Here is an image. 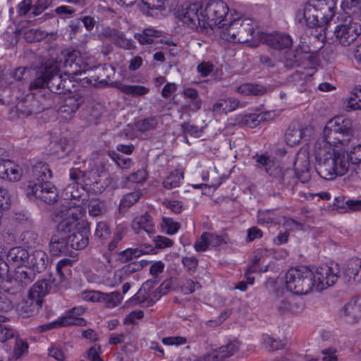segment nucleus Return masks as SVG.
Wrapping results in <instances>:
<instances>
[{
  "instance_id": "obj_13",
  "label": "nucleus",
  "mask_w": 361,
  "mask_h": 361,
  "mask_svg": "<svg viewBox=\"0 0 361 361\" xmlns=\"http://www.w3.org/2000/svg\"><path fill=\"white\" fill-rule=\"evenodd\" d=\"M6 152L0 147V178L10 181H17L21 178L22 168L6 159Z\"/></svg>"
},
{
  "instance_id": "obj_27",
  "label": "nucleus",
  "mask_w": 361,
  "mask_h": 361,
  "mask_svg": "<svg viewBox=\"0 0 361 361\" xmlns=\"http://www.w3.org/2000/svg\"><path fill=\"white\" fill-rule=\"evenodd\" d=\"M185 99H188L185 107L190 111L196 112L201 109L202 101L197 90L192 87H188L182 92Z\"/></svg>"
},
{
  "instance_id": "obj_38",
  "label": "nucleus",
  "mask_w": 361,
  "mask_h": 361,
  "mask_svg": "<svg viewBox=\"0 0 361 361\" xmlns=\"http://www.w3.org/2000/svg\"><path fill=\"white\" fill-rule=\"evenodd\" d=\"M118 89L123 93L130 94L133 97L143 96L147 94L149 90L141 85H120Z\"/></svg>"
},
{
  "instance_id": "obj_32",
  "label": "nucleus",
  "mask_w": 361,
  "mask_h": 361,
  "mask_svg": "<svg viewBox=\"0 0 361 361\" xmlns=\"http://www.w3.org/2000/svg\"><path fill=\"white\" fill-rule=\"evenodd\" d=\"M28 252L20 247H15L11 248L7 255V259L9 262H13L18 266L27 264L29 260Z\"/></svg>"
},
{
  "instance_id": "obj_51",
  "label": "nucleus",
  "mask_w": 361,
  "mask_h": 361,
  "mask_svg": "<svg viewBox=\"0 0 361 361\" xmlns=\"http://www.w3.org/2000/svg\"><path fill=\"white\" fill-rule=\"evenodd\" d=\"M69 176L70 179L73 181V183L82 185L86 182V175L85 172L82 171L79 169H71L70 170Z\"/></svg>"
},
{
  "instance_id": "obj_17",
  "label": "nucleus",
  "mask_w": 361,
  "mask_h": 361,
  "mask_svg": "<svg viewBox=\"0 0 361 361\" xmlns=\"http://www.w3.org/2000/svg\"><path fill=\"white\" fill-rule=\"evenodd\" d=\"M340 316L348 323H355L361 318V298L350 300L340 310Z\"/></svg>"
},
{
  "instance_id": "obj_33",
  "label": "nucleus",
  "mask_w": 361,
  "mask_h": 361,
  "mask_svg": "<svg viewBox=\"0 0 361 361\" xmlns=\"http://www.w3.org/2000/svg\"><path fill=\"white\" fill-rule=\"evenodd\" d=\"M274 304L277 311L281 314H293L297 312L299 309L297 305L292 304L287 298L283 296H277Z\"/></svg>"
},
{
  "instance_id": "obj_3",
  "label": "nucleus",
  "mask_w": 361,
  "mask_h": 361,
  "mask_svg": "<svg viewBox=\"0 0 361 361\" xmlns=\"http://www.w3.org/2000/svg\"><path fill=\"white\" fill-rule=\"evenodd\" d=\"M354 139L353 123L348 118L337 117L331 119L323 130L322 143L326 147H345Z\"/></svg>"
},
{
  "instance_id": "obj_35",
  "label": "nucleus",
  "mask_w": 361,
  "mask_h": 361,
  "mask_svg": "<svg viewBox=\"0 0 361 361\" xmlns=\"http://www.w3.org/2000/svg\"><path fill=\"white\" fill-rule=\"evenodd\" d=\"M36 300L28 295L27 298L20 303L19 310L24 317L32 315L42 306V303L37 302Z\"/></svg>"
},
{
  "instance_id": "obj_30",
  "label": "nucleus",
  "mask_w": 361,
  "mask_h": 361,
  "mask_svg": "<svg viewBox=\"0 0 361 361\" xmlns=\"http://www.w3.org/2000/svg\"><path fill=\"white\" fill-rule=\"evenodd\" d=\"M70 247L74 250L84 249L89 243L88 231L83 230L67 235Z\"/></svg>"
},
{
  "instance_id": "obj_21",
  "label": "nucleus",
  "mask_w": 361,
  "mask_h": 361,
  "mask_svg": "<svg viewBox=\"0 0 361 361\" xmlns=\"http://www.w3.org/2000/svg\"><path fill=\"white\" fill-rule=\"evenodd\" d=\"M84 101V98L79 94L68 96L63 99V104L59 109V113L66 118H71Z\"/></svg>"
},
{
  "instance_id": "obj_61",
  "label": "nucleus",
  "mask_w": 361,
  "mask_h": 361,
  "mask_svg": "<svg viewBox=\"0 0 361 361\" xmlns=\"http://www.w3.org/2000/svg\"><path fill=\"white\" fill-rule=\"evenodd\" d=\"M13 307L11 300L6 291L0 290V311L7 312Z\"/></svg>"
},
{
  "instance_id": "obj_58",
  "label": "nucleus",
  "mask_w": 361,
  "mask_h": 361,
  "mask_svg": "<svg viewBox=\"0 0 361 361\" xmlns=\"http://www.w3.org/2000/svg\"><path fill=\"white\" fill-rule=\"evenodd\" d=\"M147 173L145 169H139L136 172L131 173L126 178L128 181L133 183H142L147 179Z\"/></svg>"
},
{
  "instance_id": "obj_53",
  "label": "nucleus",
  "mask_w": 361,
  "mask_h": 361,
  "mask_svg": "<svg viewBox=\"0 0 361 361\" xmlns=\"http://www.w3.org/2000/svg\"><path fill=\"white\" fill-rule=\"evenodd\" d=\"M180 127L182 133L185 135V139L186 141V136L188 135L197 137L200 134L199 128L195 125L190 124V123L184 122L181 124Z\"/></svg>"
},
{
  "instance_id": "obj_16",
  "label": "nucleus",
  "mask_w": 361,
  "mask_h": 361,
  "mask_svg": "<svg viewBox=\"0 0 361 361\" xmlns=\"http://www.w3.org/2000/svg\"><path fill=\"white\" fill-rule=\"evenodd\" d=\"M294 171L296 177L302 183H307L311 178L310 169V161L308 154L301 152L297 154Z\"/></svg>"
},
{
  "instance_id": "obj_47",
  "label": "nucleus",
  "mask_w": 361,
  "mask_h": 361,
  "mask_svg": "<svg viewBox=\"0 0 361 361\" xmlns=\"http://www.w3.org/2000/svg\"><path fill=\"white\" fill-rule=\"evenodd\" d=\"M111 235L109 226L106 222L100 221L97 223L94 232V235L101 240L107 239Z\"/></svg>"
},
{
  "instance_id": "obj_50",
  "label": "nucleus",
  "mask_w": 361,
  "mask_h": 361,
  "mask_svg": "<svg viewBox=\"0 0 361 361\" xmlns=\"http://www.w3.org/2000/svg\"><path fill=\"white\" fill-rule=\"evenodd\" d=\"M86 324V321L78 317H71V316H64L61 318V326H66L70 325H76V326H85Z\"/></svg>"
},
{
  "instance_id": "obj_6",
  "label": "nucleus",
  "mask_w": 361,
  "mask_h": 361,
  "mask_svg": "<svg viewBox=\"0 0 361 361\" xmlns=\"http://www.w3.org/2000/svg\"><path fill=\"white\" fill-rule=\"evenodd\" d=\"M82 214L80 207L76 206L75 203L68 202L67 204H62L59 209H56L51 214V218L58 224V231L66 233L76 226Z\"/></svg>"
},
{
  "instance_id": "obj_18",
  "label": "nucleus",
  "mask_w": 361,
  "mask_h": 361,
  "mask_svg": "<svg viewBox=\"0 0 361 361\" xmlns=\"http://www.w3.org/2000/svg\"><path fill=\"white\" fill-rule=\"evenodd\" d=\"M239 349L240 343L237 341H232L207 354L214 361H223L235 355L238 352Z\"/></svg>"
},
{
  "instance_id": "obj_52",
  "label": "nucleus",
  "mask_w": 361,
  "mask_h": 361,
  "mask_svg": "<svg viewBox=\"0 0 361 361\" xmlns=\"http://www.w3.org/2000/svg\"><path fill=\"white\" fill-rule=\"evenodd\" d=\"M348 159V163L352 165H357L361 162V145L355 146L350 152L349 154L346 156Z\"/></svg>"
},
{
  "instance_id": "obj_4",
  "label": "nucleus",
  "mask_w": 361,
  "mask_h": 361,
  "mask_svg": "<svg viewBox=\"0 0 361 361\" xmlns=\"http://www.w3.org/2000/svg\"><path fill=\"white\" fill-rule=\"evenodd\" d=\"M259 31L251 18H243L238 13H230L229 24L221 31L222 39L232 42L245 43L252 39L258 40Z\"/></svg>"
},
{
  "instance_id": "obj_26",
  "label": "nucleus",
  "mask_w": 361,
  "mask_h": 361,
  "mask_svg": "<svg viewBox=\"0 0 361 361\" xmlns=\"http://www.w3.org/2000/svg\"><path fill=\"white\" fill-rule=\"evenodd\" d=\"M32 176V179L30 181H35V183L39 184L44 183L51 178V171L46 163L41 161L33 166Z\"/></svg>"
},
{
  "instance_id": "obj_56",
  "label": "nucleus",
  "mask_w": 361,
  "mask_h": 361,
  "mask_svg": "<svg viewBox=\"0 0 361 361\" xmlns=\"http://www.w3.org/2000/svg\"><path fill=\"white\" fill-rule=\"evenodd\" d=\"M144 267L143 262L134 261L128 263L122 268V271L125 275H130L141 270Z\"/></svg>"
},
{
  "instance_id": "obj_2",
  "label": "nucleus",
  "mask_w": 361,
  "mask_h": 361,
  "mask_svg": "<svg viewBox=\"0 0 361 361\" xmlns=\"http://www.w3.org/2000/svg\"><path fill=\"white\" fill-rule=\"evenodd\" d=\"M322 142L318 140L316 147V171L319 176L327 180L335 179L337 176H342L346 173L349 169L348 159L344 152L336 151L325 157L322 149Z\"/></svg>"
},
{
  "instance_id": "obj_31",
  "label": "nucleus",
  "mask_w": 361,
  "mask_h": 361,
  "mask_svg": "<svg viewBox=\"0 0 361 361\" xmlns=\"http://www.w3.org/2000/svg\"><path fill=\"white\" fill-rule=\"evenodd\" d=\"M51 292V286L45 279H42L36 282L30 289L29 296L37 300V302L42 303V298Z\"/></svg>"
},
{
  "instance_id": "obj_45",
  "label": "nucleus",
  "mask_w": 361,
  "mask_h": 361,
  "mask_svg": "<svg viewBox=\"0 0 361 361\" xmlns=\"http://www.w3.org/2000/svg\"><path fill=\"white\" fill-rule=\"evenodd\" d=\"M48 74L44 73V66H42L39 71H37L36 78L30 82V89L42 88L45 86L47 87Z\"/></svg>"
},
{
  "instance_id": "obj_42",
  "label": "nucleus",
  "mask_w": 361,
  "mask_h": 361,
  "mask_svg": "<svg viewBox=\"0 0 361 361\" xmlns=\"http://www.w3.org/2000/svg\"><path fill=\"white\" fill-rule=\"evenodd\" d=\"M347 111L361 109V89H355L347 101Z\"/></svg>"
},
{
  "instance_id": "obj_14",
  "label": "nucleus",
  "mask_w": 361,
  "mask_h": 361,
  "mask_svg": "<svg viewBox=\"0 0 361 361\" xmlns=\"http://www.w3.org/2000/svg\"><path fill=\"white\" fill-rule=\"evenodd\" d=\"M258 41L276 49L289 48L293 44V40L289 35L281 33L268 34L261 32L259 34Z\"/></svg>"
},
{
  "instance_id": "obj_55",
  "label": "nucleus",
  "mask_w": 361,
  "mask_h": 361,
  "mask_svg": "<svg viewBox=\"0 0 361 361\" xmlns=\"http://www.w3.org/2000/svg\"><path fill=\"white\" fill-rule=\"evenodd\" d=\"M33 11L32 0H23L17 5V12L20 16H25L29 14V11Z\"/></svg>"
},
{
  "instance_id": "obj_36",
  "label": "nucleus",
  "mask_w": 361,
  "mask_h": 361,
  "mask_svg": "<svg viewBox=\"0 0 361 361\" xmlns=\"http://www.w3.org/2000/svg\"><path fill=\"white\" fill-rule=\"evenodd\" d=\"M123 300V297L118 291L110 293H101L100 301L106 307L112 308L118 305Z\"/></svg>"
},
{
  "instance_id": "obj_54",
  "label": "nucleus",
  "mask_w": 361,
  "mask_h": 361,
  "mask_svg": "<svg viewBox=\"0 0 361 361\" xmlns=\"http://www.w3.org/2000/svg\"><path fill=\"white\" fill-rule=\"evenodd\" d=\"M264 345L268 350L274 351L281 349L283 347V343L272 337L266 336L264 339Z\"/></svg>"
},
{
  "instance_id": "obj_23",
  "label": "nucleus",
  "mask_w": 361,
  "mask_h": 361,
  "mask_svg": "<svg viewBox=\"0 0 361 361\" xmlns=\"http://www.w3.org/2000/svg\"><path fill=\"white\" fill-rule=\"evenodd\" d=\"M16 109L18 116L24 117L38 114L44 109V107L40 105L38 100L31 97L30 99L26 98L19 102L16 105Z\"/></svg>"
},
{
  "instance_id": "obj_41",
  "label": "nucleus",
  "mask_w": 361,
  "mask_h": 361,
  "mask_svg": "<svg viewBox=\"0 0 361 361\" xmlns=\"http://www.w3.org/2000/svg\"><path fill=\"white\" fill-rule=\"evenodd\" d=\"M88 212L92 216H99L106 212L104 203L98 199H92L88 204Z\"/></svg>"
},
{
  "instance_id": "obj_64",
  "label": "nucleus",
  "mask_w": 361,
  "mask_h": 361,
  "mask_svg": "<svg viewBox=\"0 0 361 361\" xmlns=\"http://www.w3.org/2000/svg\"><path fill=\"white\" fill-rule=\"evenodd\" d=\"M10 207V198L6 190L0 188V211H6Z\"/></svg>"
},
{
  "instance_id": "obj_15",
  "label": "nucleus",
  "mask_w": 361,
  "mask_h": 361,
  "mask_svg": "<svg viewBox=\"0 0 361 361\" xmlns=\"http://www.w3.org/2000/svg\"><path fill=\"white\" fill-rule=\"evenodd\" d=\"M359 263V257H353L343 264L339 276L345 283L352 284L360 281Z\"/></svg>"
},
{
  "instance_id": "obj_22",
  "label": "nucleus",
  "mask_w": 361,
  "mask_h": 361,
  "mask_svg": "<svg viewBox=\"0 0 361 361\" xmlns=\"http://www.w3.org/2000/svg\"><path fill=\"white\" fill-rule=\"evenodd\" d=\"M131 228L136 234H139L141 231H145L148 235L155 233L152 218L147 212L135 217L132 222Z\"/></svg>"
},
{
  "instance_id": "obj_28",
  "label": "nucleus",
  "mask_w": 361,
  "mask_h": 361,
  "mask_svg": "<svg viewBox=\"0 0 361 361\" xmlns=\"http://www.w3.org/2000/svg\"><path fill=\"white\" fill-rule=\"evenodd\" d=\"M256 161L264 167L265 171L276 179L282 173V170L279 166L269 156L266 154L257 155Z\"/></svg>"
},
{
  "instance_id": "obj_44",
  "label": "nucleus",
  "mask_w": 361,
  "mask_h": 361,
  "mask_svg": "<svg viewBox=\"0 0 361 361\" xmlns=\"http://www.w3.org/2000/svg\"><path fill=\"white\" fill-rule=\"evenodd\" d=\"M157 125V118L155 117H150L137 122L135 127L137 130L144 133L155 129Z\"/></svg>"
},
{
  "instance_id": "obj_19",
  "label": "nucleus",
  "mask_w": 361,
  "mask_h": 361,
  "mask_svg": "<svg viewBox=\"0 0 361 361\" xmlns=\"http://www.w3.org/2000/svg\"><path fill=\"white\" fill-rule=\"evenodd\" d=\"M49 252L54 256L68 255L71 251L67 235L65 233L54 235L49 243Z\"/></svg>"
},
{
  "instance_id": "obj_9",
  "label": "nucleus",
  "mask_w": 361,
  "mask_h": 361,
  "mask_svg": "<svg viewBox=\"0 0 361 361\" xmlns=\"http://www.w3.org/2000/svg\"><path fill=\"white\" fill-rule=\"evenodd\" d=\"M26 195L30 200L39 199L49 204H54L58 199L57 190L49 181L40 184L29 181Z\"/></svg>"
},
{
  "instance_id": "obj_24",
  "label": "nucleus",
  "mask_w": 361,
  "mask_h": 361,
  "mask_svg": "<svg viewBox=\"0 0 361 361\" xmlns=\"http://www.w3.org/2000/svg\"><path fill=\"white\" fill-rule=\"evenodd\" d=\"M160 32L153 29H145L142 33H135L134 37L138 40L141 44H149L153 43H161L168 46H176V44L171 40H157L160 37Z\"/></svg>"
},
{
  "instance_id": "obj_20",
  "label": "nucleus",
  "mask_w": 361,
  "mask_h": 361,
  "mask_svg": "<svg viewBox=\"0 0 361 361\" xmlns=\"http://www.w3.org/2000/svg\"><path fill=\"white\" fill-rule=\"evenodd\" d=\"M312 128L306 127L303 128L298 123H292L285 135V141L287 145L294 146L300 142L303 137H305L307 133H311Z\"/></svg>"
},
{
  "instance_id": "obj_5",
  "label": "nucleus",
  "mask_w": 361,
  "mask_h": 361,
  "mask_svg": "<svg viewBox=\"0 0 361 361\" xmlns=\"http://www.w3.org/2000/svg\"><path fill=\"white\" fill-rule=\"evenodd\" d=\"M313 271L306 267L292 268L286 275L288 290L296 295H305L314 289Z\"/></svg>"
},
{
  "instance_id": "obj_60",
  "label": "nucleus",
  "mask_w": 361,
  "mask_h": 361,
  "mask_svg": "<svg viewBox=\"0 0 361 361\" xmlns=\"http://www.w3.org/2000/svg\"><path fill=\"white\" fill-rule=\"evenodd\" d=\"M28 343L20 338H16L14 348V355L16 358H19L27 351Z\"/></svg>"
},
{
  "instance_id": "obj_59",
  "label": "nucleus",
  "mask_w": 361,
  "mask_h": 361,
  "mask_svg": "<svg viewBox=\"0 0 361 361\" xmlns=\"http://www.w3.org/2000/svg\"><path fill=\"white\" fill-rule=\"evenodd\" d=\"M200 287L199 282H195L192 279H187L181 286V291L184 294H190L196 289H199Z\"/></svg>"
},
{
  "instance_id": "obj_48",
  "label": "nucleus",
  "mask_w": 361,
  "mask_h": 361,
  "mask_svg": "<svg viewBox=\"0 0 361 361\" xmlns=\"http://www.w3.org/2000/svg\"><path fill=\"white\" fill-rule=\"evenodd\" d=\"M114 41L116 45L123 49H132L135 48L132 40L127 39L123 33L118 32L116 34Z\"/></svg>"
},
{
  "instance_id": "obj_1",
  "label": "nucleus",
  "mask_w": 361,
  "mask_h": 361,
  "mask_svg": "<svg viewBox=\"0 0 361 361\" xmlns=\"http://www.w3.org/2000/svg\"><path fill=\"white\" fill-rule=\"evenodd\" d=\"M228 6L221 0H211L205 7L199 3L185 4L176 12V18L192 29L208 32L215 28L224 30L229 24Z\"/></svg>"
},
{
  "instance_id": "obj_63",
  "label": "nucleus",
  "mask_w": 361,
  "mask_h": 361,
  "mask_svg": "<svg viewBox=\"0 0 361 361\" xmlns=\"http://www.w3.org/2000/svg\"><path fill=\"white\" fill-rule=\"evenodd\" d=\"M49 355L54 357L58 361H63L65 359V354L60 346L52 344L48 350Z\"/></svg>"
},
{
  "instance_id": "obj_39",
  "label": "nucleus",
  "mask_w": 361,
  "mask_h": 361,
  "mask_svg": "<svg viewBox=\"0 0 361 361\" xmlns=\"http://www.w3.org/2000/svg\"><path fill=\"white\" fill-rule=\"evenodd\" d=\"M141 192L140 191H135L125 195L120 202V212L130 208L139 200Z\"/></svg>"
},
{
  "instance_id": "obj_37",
  "label": "nucleus",
  "mask_w": 361,
  "mask_h": 361,
  "mask_svg": "<svg viewBox=\"0 0 361 361\" xmlns=\"http://www.w3.org/2000/svg\"><path fill=\"white\" fill-rule=\"evenodd\" d=\"M183 172L179 170L172 171L163 181V186L167 190H171L180 186L183 179Z\"/></svg>"
},
{
  "instance_id": "obj_10",
  "label": "nucleus",
  "mask_w": 361,
  "mask_h": 361,
  "mask_svg": "<svg viewBox=\"0 0 361 361\" xmlns=\"http://www.w3.org/2000/svg\"><path fill=\"white\" fill-rule=\"evenodd\" d=\"M333 9V8L329 7L328 13H323L321 11H318L314 6L311 4H307L304 6L301 14L309 27H323L324 30L334 16Z\"/></svg>"
},
{
  "instance_id": "obj_11",
  "label": "nucleus",
  "mask_w": 361,
  "mask_h": 361,
  "mask_svg": "<svg viewBox=\"0 0 361 361\" xmlns=\"http://www.w3.org/2000/svg\"><path fill=\"white\" fill-rule=\"evenodd\" d=\"M339 268L338 264L331 266L324 265L313 271L314 289L322 291L326 288L333 286L338 281L339 276Z\"/></svg>"
},
{
  "instance_id": "obj_57",
  "label": "nucleus",
  "mask_w": 361,
  "mask_h": 361,
  "mask_svg": "<svg viewBox=\"0 0 361 361\" xmlns=\"http://www.w3.org/2000/svg\"><path fill=\"white\" fill-rule=\"evenodd\" d=\"M111 157L112 159L115 161L117 165L121 169H129L131 166L132 161L129 158H126L116 152H113Z\"/></svg>"
},
{
  "instance_id": "obj_29",
  "label": "nucleus",
  "mask_w": 361,
  "mask_h": 361,
  "mask_svg": "<svg viewBox=\"0 0 361 361\" xmlns=\"http://www.w3.org/2000/svg\"><path fill=\"white\" fill-rule=\"evenodd\" d=\"M13 279L19 285L26 286L35 279V273L27 266H18L15 269Z\"/></svg>"
},
{
  "instance_id": "obj_12",
  "label": "nucleus",
  "mask_w": 361,
  "mask_h": 361,
  "mask_svg": "<svg viewBox=\"0 0 361 361\" xmlns=\"http://www.w3.org/2000/svg\"><path fill=\"white\" fill-rule=\"evenodd\" d=\"M79 54L80 53L78 51H73L66 56L63 62H61V68L64 69L62 72L64 76L68 77L69 82L74 76L87 70V65L83 62Z\"/></svg>"
},
{
  "instance_id": "obj_43",
  "label": "nucleus",
  "mask_w": 361,
  "mask_h": 361,
  "mask_svg": "<svg viewBox=\"0 0 361 361\" xmlns=\"http://www.w3.org/2000/svg\"><path fill=\"white\" fill-rule=\"evenodd\" d=\"M180 224L169 217H163L161 228L168 235L175 234L180 228Z\"/></svg>"
},
{
  "instance_id": "obj_62",
  "label": "nucleus",
  "mask_w": 361,
  "mask_h": 361,
  "mask_svg": "<svg viewBox=\"0 0 361 361\" xmlns=\"http://www.w3.org/2000/svg\"><path fill=\"white\" fill-rule=\"evenodd\" d=\"M278 180L282 187L288 188L292 185L293 172L288 169L283 171Z\"/></svg>"
},
{
  "instance_id": "obj_49",
  "label": "nucleus",
  "mask_w": 361,
  "mask_h": 361,
  "mask_svg": "<svg viewBox=\"0 0 361 361\" xmlns=\"http://www.w3.org/2000/svg\"><path fill=\"white\" fill-rule=\"evenodd\" d=\"M52 3V0H37L33 4V11L29 16H37L42 13Z\"/></svg>"
},
{
  "instance_id": "obj_46",
  "label": "nucleus",
  "mask_w": 361,
  "mask_h": 361,
  "mask_svg": "<svg viewBox=\"0 0 361 361\" xmlns=\"http://www.w3.org/2000/svg\"><path fill=\"white\" fill-rule=\"evenodd\" d=\"M48 35L44 31L37 29H30L24 32V38L28 42L40 41Z\"/></svg>"
},
{
  "instance_id": "obj_8",
  "label": "nucleus",
  "mask_w": 361,
  "mask_h": 361,
  "mask_svg": "<svg viewBox=\"0 0 361 361\" xmlns=\"http://www.w3.org/2000/svg\"><path fill=\"white\" fill-rule=\"evenodd\" d=\"M361 33V26L351 16L341 19L334 31L335 41L343 47L349 46Z\"/></svg>"
},
{
  "instance_id": "obj_34",
  "label": "nucleus",
  "mask_w": 361,
  "mask_h": 361,
  "mask_svg": "<svg viewBox=\"0 0 361 361\" xmlns=\"http://www.w3.org/2000/svg\"><path fill=\"white\" fill-rule=\"evenodd\" d=\"M84 192L82 187L79 188L78 184L70 183L68 184L63 191V197L65 200L63 204H67L68 200H78L81 197Z\"/></svg>"
},
{
  "instance_id": "obj_40",
  "label": "nucleus",
  "mask_w": 361,
  "mask_h": 361,
  "mask_svg": "<svg viewBox=\"0 0 361 361\" xmlns=\"http://www.w3.org/2000/svg\"><path fill=\"white\" fill-rule=\"evenodd\" d=\"M265 116H269V112H264L259 114H250L245 115L242 119L241 123L246 126L250 128H254L257 126V125L262 122V119H266Z\"/></svg>"
},
{
  "instance_id": "obj_25",
  "label": "nucleus",
  "mask_w": 361,
  "mask_h": 361,
  "mask_svg": "<svg viewBox=\"0 0 361 361\" xmlns=\"http://www.w3.org/2000/svg\"><path fill=\"white\" fill-rule=\"evenodd\" d=\"M27 264L30 268L38 273L44 271L49 264V258L47 253L42 250H38L34 251L29 255Z\"/></svg>"
},
{
  "instance_id": "obj_7",
  "label": "nucleus",
  "mask_w": 361,
  "mask_h": 361,
  "mask_svg": "<svg viewBox=\"0 0 361 361\" xmlns=\"http://www.w3.org/2000/svg\"><path fill=\"white\" fill-rule=\"evenodd\" d=\"M44 73L48 74L47 88L53 93L59 94L69 91L68 78H63L61 61L49 59L44 64Z\"/></svg>"
}]
</instances>
